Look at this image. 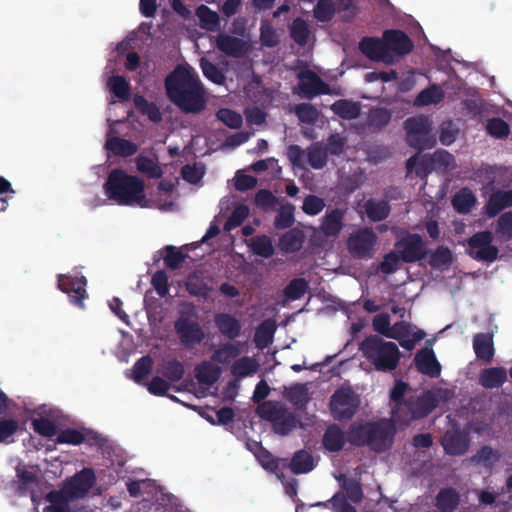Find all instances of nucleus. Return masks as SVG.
I'll list each match as a JSON object with an SVG mask.
<instances>
[{
  "mask_svg": "<svg viewBox=\"0 0 512 512\" xmlns=\"http://www.w3.org/2000/svg\"><path fill=\"white\" fill-rule=\"evenodd\" d=\"M376 243L377 235L371 228H360L348 237L347 249L355 259H366L371 256Z\"/></svg>",
  "mask_w": 512,
  "mask_h": 512,
  "instance_id": "9",
  "label": "nucleus"
},
{
  "mask_svg": "<svg viewBox=\"0 0 512 512\" xmlns=\"http://www.w3.org/2000/svg\"><path fill=\"white\" fill-rule=\"evenodd\" d=\"M347 441V434L337 424H330L322 437V445L329 452L341 451Z\"/></svg>",
  "mask_w": 512,
  "mask_h": 512,
  "instance_id": "23",
  "label": "nucleus"
},
{
  "mask_svg": "<svg viewBox=\"0 0 512 512\" xmlns=\"http://www.w3.org/2000/svg\"><path fill=\"white\" fill-rule=\"evenodd\" d=\"M479 381L484 388H499L507 381V372L503 367L487 368L482 371Z\"/></svg>",
  "mask_w": 512,
  "mask_h": 512,
  "instance_id": "30",
  "label": "nucleus"
},
{
  "mask_svg": "<svg viewBox=\"0 0 512 512\" xmlns=\"http://www.w3.org/2000/svg\"><path fill=\"white\" fill-rule=\"evenodd\" d=\"M257 369L258 364L253 358L243 356L232 364L231 374L238 378H244L255 373Z\"/></svg>",
  "mask_w": 512,
  "mask_h": 512,
  "instance_id": "43",
  "label": "nucleus"
},
{
  "mask_svg": "<svg viewBox=\"0 0 512 512\" xmlns=\"http://www.w3.org/2000/svg\"><path fill=\"white\" fill-rule=\"evenodd\" d=\"M408 389V384L403 381H396L393 388L390 390V399L395 403L392 409L393 418L398 417L399 413L403 411L402 403H404V395Z\"/></svg>",
  "mask_w": 512,
  "mask_h": 512,
  "instance_id": "49",
  "label": "nucleus"
},
{
  "mask_svg": "<svg viewBox=\"0 0 512 512\" xmlns=\"http://www.w3.org/2000/svg\"><path fill=\"white\" fill-rule=\"evenodd\" d=\"M473 349L478 359L491 362L494 356L493 335L490 333H478L473 338Z\"/></svg>",
  "mask_w": 512,
  "mask_h": 512,
  "instance_id": "25",
  "label": "nucleus"
},
{
  "mask_svg": "<svg viewBox=\"0 0 512 512\" xmlns=\"http://www.w3.org/2000/svg\"><path fill=\"white\" fill-rule=\"evenodd\" d=\"M196 15L199 19V25L202 29L215 31L219 27V16L208 6L202 4L196 9Z\"/></svg>",
  "mask_w": 512,
  "mask_h": 512,
  "instance_id": "38",
  "label": "nucleus"
},
{
  "mask_svg": "<svg viewBox=\"0 0 512 512\" xmlns=\"http://www.w3.org/2000/svg\"><path fill=\"white\" fill-rule=\"evenodd\" d=\"M360 351L377 371L391 372L399 365L401 353L398 346L378 335L367 336L360 343Z\"/></svg>",
  "mask_w": 512,
  "mask_h": 512,
  "instance_id": "3",
  "label": "nucleus"
},
{
  "mask_svg": "<svg viewBox=\"0 0 512 512\" xmlns=\"http://www.w3.org/2000/svg\"><path fill=\"white\" fill-rule=\"evenodd\" d=\"M307 159L313 169H322L327 164V149L321 142H315L307 149Z\"/></svg>",
  "mask_w": 512,
  "mask_h": 512,
  "instance_id": "36",
  "label": "nucleus"
},
{
  "mask_svg": "<svg viewBox=\"0 0 512 512\" xmlns=\"http://www.w3.org/2000/svg\"><path fill=\"white\" fill-rule=\"evenodd\" d=\"M277 202V197L267 189H260L254 198L255 205L263 211L274 209Z\"/></svg>",
  "mask_w": 512,
  "mask_h": 512,
  "instance_id": "63",
  "label": "nucleus"
},
{
  "mask_svg": "<svg viewBox=\"0 0 512 512\" xmlns=\"http://www.w3.org/2000/svg\"><path fill=\"white\" fill-rule=\"evenodd\" d=\"M452 262V253L446 246H439L430 256L429 264L435 269L448 267Z\"/></svg>",
  "mask_w": 512,
  "mask_h": 512,
  "instance_id": "56",
  "label": "nucleus"
},
{
  "mask_svg": "<svg viewBox=\"0 0 512 512\" xmlns=\"http://www.w3.org/2000/svg\"><path fill=\"white\" fill-rule=\"evenodd\" d=\"M257 414L272 425L273 431L281 436L292 432L298 423L293 412L279 402L264 401L256 409Z\"/></svg>",
  "mask_w": 512,
  "mask_h": 512,
  "instance_id": "5",
  "label": "nucleus"
},
{
  "mask_svg": "<svg viewBox=\"0 0 512 512\" xmlns=\"http://www.w3.org/2000/svg\"><path fill=\"white\" fill-rule=\"evenodd\" d=\"M345 211L339 208L326 211L320 229L326 237H337L344 226Z\"/></svg>",
  "mask_w": 512,
  "mask_h": 512,
  "instance_id": "22",
  "label": "nucleus"
},
{
  "mask_svg": "<svg viewBox=\"0 0 512 512\" xmlns=\"http://www.w3.org/2000/svg\"><path fill=\"white\" fill-rule=\"evenodd\" d=\"M133 103L139 113L148 117L153 123L162 121V113L154 102H149L143 95L136 94Z\"/></svg>",
  "mask_w": 512,
  "mask_h": 512,
  "instance_id": "32",
  "label": "nucleus"
},
{
  "mask_svg": "<svg viewBox=\"0 0 512 512\" xmlns=\"http://www.w3.org/2000/svg\"><path fill=\"white\" fill-rule=\"evenodd\" d=\"M444 98V92L438 85H431L422 90L415 98L417 106H427L438 104Z\"/></svg>",
  "mask_w": 512,
  "mask_h": 512,
  "instance_id": "41",
  "label": "nucleus"
},
{
  "mask_svg": "<svg viewBox=\"0 0 512 512\" xmlns=\"http://www.w3.org/2000/svg\"><path fill=\"white\" fill-rule=\"evenodd\" d=\"M222 373L220 367L203 361L195 368V377L200 384L211 386L218 381Z\"/></svg>",
  "mask_w": 512,
  "mask_h": 512,
  "instance_id": "28",
  "label": "nucleus"
},
{
  "mask_svg": "<svg viewBox=\"0 0 512 512\" xmlns=\"http://www.w3.org/2000/svg\"><path fill=\"white\" fill-rule=\"evenodd\" d=\"M338 480H342L341 487L346 492V499L348 498L355 504H358L362 501L364 494L360 481L354 478H347L345 475H341Z\"/></svg>",
  "mask_w": 512,
  "mask_h": 512,
  "instance_id": "42",
  "label": "nucleus"
},
{
  "mask_svg": "<svg viewBox=\"0 0 512 512\" xmlns=\"http://www.w3.org/2000/svg\"><path fill=\"white\" fill-rule=\"evenodd\" d=\"M372 421L353 422L347 431L348 442L356 447H368Z\"/></svg>",
  "mask_w": 512,
  "mask_h": 512,
  "instance_id": "24",
  "label": "nucleus"
},
{
  "mask_svg": "<svg viewBox=\"0 0 512 512\" xmlns=\"http://www.w3.org/2000/svg\"><path fill=\"white\" fill-rule=\"evenodd\" d=\"M442 445L446 454L451 456L464 455L470 445L469 434L461 430L449 431L444 435Z\"/></svg>",
  "mask_w": 512,
  "mask_h": 512,
  "instance_id": "18",
  "label": "nucleus"
},
{
  "mask_svg": "<svg viewBox=\"0 0 512 512\" xmlns=\"http://www.w3.org/2000/svg\"><path fill=\"white\" fill-rule=\"evenodd\" d=\"M500 458L501 455L497 450L489 445H484L471 457V461L475 464H482L487 468H492Z\"/></svg>",
  "mask_w": 512,
  "mask_h": 512,
  "instance_id": "39",
  "label": "nucleus"
},
{
  "mask_svg": "<svg viewBox=\"0 0 512 512\" xmlns=\"http://www.w3.org/2000/svg\"><path fill=\"white\" fill-rule=\"evenodd\" d=\"M491 231H480L468 239L469 255L478 261L493 262L497 259L499 250L492 244Z\"/></svg>",
  "mask_w": 512,
  "mask_h": 512,
  "instance_id": "8",
  "label": "nucleus"
},
{
  "mask_svg": "<svg viewBox=\"0 0 512 512\" xmlns=\"http://www.w3.org/2000/svg\"><path fill=\"white\" fill-rule=\"evenodd\" d=\"M401 261L402 257L395 249L384 255L383 260L380 262L378 266V269L383 274H393L399 269Z\"/></svg>",
  "mask_w": 512,
  "mask_h": 512,
  "instance_id": "55",
  "label": "nucleus"
},
{
  "mask_svg": "<svg viewBox=\"0 0 512 512\" xmlns=\"http://www.w3.org/2000/svg\"><path fill=\"white\" fill-rule=\"evenodd\" d=\"M307 289L308 282L304 278H295L284 288V295L289 300H298L304 296Z\"/></svg>",
  "mask_w": 512,
  "mask_h": 512,
  "instance_id": "53",
  "label": "nucleus"
},
{
  "mask_svg": "<svg viewBox=\"0 0 512 512\" xmlns=\"http://www.w3.org/2000/svg\"><path fill=\"white\" fill-rule=\"evenodd\" d=\"M477 202L475 194L467 187L461 188L452 197L451 203L456 212L460 214L469 213Z\"/></svg>",
  "mask_w": 512,
  "mask_h": 512,
  "instance_id": "29",
  "label": "nucleus"
},
{
  "mask_svg": "<svg viewBox=\"0 0 512 512\" xmlns=\"http://www.w3.org/2000/svg\"><path fill=\"white\" fill-rule=\"evenodd\" d=\"M197 312L191 303L185 304L174 322V330L180 343L186 348H193L205 339V332L196 320Z\"/></svg>",
  "mask_w": 512,
  "mask_h": 512,
  "instance_id": "4",
  "label": "nucleus"
},
{
  "mask_svg": "<svg viewBox=\"0 0 512 512\" xmlns=\"http://www.w3.org/2000/svg\"><path fill=\"white\" fill-rule=\"evenodd\" d=\"M276 331V324L271 319H266L261 322L255 331L254 342L258 348H265L273 341V336Z\"/></svg>",
  "mask_w": 512,
  "mask_h": 512,
  "instance_id": "35",
  "label": "nucleus"
},
{
  "mask_svg": "<svg viewBox=\"0 0 512 512\" xmlns=\"http://www.w3.org/2000/svg\"><path fill=\"white\" fill-rule=\"evenodd\" d=\"M309 28L305 20L298 17L293 20L290 26V36L300 46L307 44L309 39Z\"/></svg>",
  "mask_w": 512,
  "mask_h": 512,
  "instance_id": "47",
  "label": "nucleus"
},
{
  "mask_svg": "<svg viewBox=\"0 0 512 512\" xmlns=\"http://www.w3.org/2000/svg\"><path fill=\"white\" fill-rule=\"evenodd\" d=\"M200 68L203 75L211 82L221 85L225 82V75L219 67L205 57L200 59Z\"/></svg>",
  "mask_w": 512,
  "mask_h": 512,
  "instance_id": "48",
  "label": "nucleus"
},
{
  "mask_svg": "<svg viewBox=\"0 0 512 512\" xmlns=\"http://www.w3.org/2000/svg\"><path fill=\"white\" fill-rule=\"evenodd\" d=\"M108 87L111 93L121 101H128L131 98V85L127 79L120 75L109 78Z\"/></svg>",
  "mask_w": 512,
  "mask_h": 512,
  "instance_id": "37",
  "label": "nucleus"
},
{
  "mask_svg": "<svg viewBox=\"0 0 512 512\" xmlns=\"http://www.w3.org/2000/svg\"><path fill=\"white\" fill-rule=\"evenodd\" d=\"M289 467L294 474L308 473L314 468L313 456L306 450H299L294 453Z\"/></svg>",
  "mask_w": 512,
  "mask_h": 512,
  "instance_id": "33",
  "label": "nucleus"
},
{
  "mask_svg": "<svg viewBox=\"0 0 512 512\" xmlns=\"http://www.w3.org/2000/svg\"><path fill=\"white\" fill-rule=\"evenodd\" d=\"M364 207L368 218L373 222L385 220L391 211V207L387 200L376 201L369 199L366 201Z\"/></svg>",
  "mask_w": 512,
  "mask_h": 512,
  "instance_id": "34",
  "label": "nucleus"
},
{
  "mask_svg": "<svg viewBox=\"0 0 512 512\" xmlns=\"http://www.w3.org/2000/svg\"><path fill=\"white\" fill-rule=\"evenodd\" d=\"M184 373V365L176 359L169 360L163 365V376L172 382L181 380L184 376Z\"/></svg>",
  "mask_w": 512,
  "mask_h": 512,
  "instance_id": "60",
  "label": "nucleus"
},
{
  "mask_svg": "<svg viewBox=\"0 0 512 512\" xmlns=\"http://www.w3.org/2000/svg\"><path fill=\"white\" fill-rule=\"evenodd\" d=\"M438 405V399L430 392L422 396H410L402 403L403 411L395 417L397 421L409 423L412 420L422 419L428 416Z\"/></svg>",
  "mask_w": 512,
  "mask_h": 512,
  "instance_id": "7",
  "label": "nucleus"
},
{
  "mask_svg": "<svg viewBox=\"0 0 512 512\" xmlns=\"http://www.w3.org/2000/svg\"><path fill=\"white\" fill-rule=\"evenodd\" d=\"M216 47L227 56L239 58L249 51V45L243 39L228 34H220L216 39Z\"/></svg>",
  "mask_w": 512,
  "mask_h": 512,
  "instance_id": "20",
  "label": "nucleus"
},
{
  "mask_svg": "<svg viewBox=\"0 0 512 512\" xmlns=\"http://www.w3.org/2000/svg\"><path fill=\"white\" fill-rule=\"evenodd\" d=\"M95 481L93 469L84 468L67 480L65 488L71 497H82L94 486Z\"/></svg>",
  "mask_w": 512,
  "mask_h": 512,
  "instance_id": "16",
  "label": "nucleus"
},
{
  "mask_svg": "<svg viewBox=\"0 0 512 512\" xmlns=\"http://www.w3.org/2000/svg\"><path fill=\"white\" fill-rule=\"evenodd\" d=\"M395 249L402 257L404 263H415L427 256L422 237L417 233H407L395 242Z\"/></svg>",
  "mask_w": 512,
  "mask_h": 512,
  "instance_id": "12",
  "label": "nucleus"
},
{
  "mask_svg": "<svg viewBox=\"0 0 512 512\" xmlns=\"http://www.w3.org/2000/svg\"><path fill=\"white\" fill-rule=\"evenodd\" d=\"M495 231L505 239H512V211L505 212L499 216Z\"/></svg>",
  "mask_w": 512,
  "mask_h": 512,
  "instance_id": "64",
  "label": "nucleus"
},
{
  "mask_svg": "<svg viewBox=\"0 0 512 512\" xmlns=\"http://www.w3.org/2000/svg\"><path fill=\"white\" fill-rule=\"evenodd\" d=\"M330 109L343 120H354L361 113V104L348 99H339L330 106Z\"/></svg>",
  "mask_w": 512,
  "mask_h": 512,
  "instance_id": "26",
  "label": "nucleus"
},
{
  "mask_svg": "<svg viewBox=\"0 0 512 512\" xmlns=\"http://www.w3.org/2000/svg\"><path fill=\"white\" fill-rule=\"evenodd\" d=\"M304 240L303 232L298 229H291L280 237V247L285 252H296L302 247Z\"/></svg>",
  "mask_w": 512,
  "mask_h": 512,
  "instance_id": "40",
  "label": "nucleus"
},
{
  "mask_svg": "<svg viewBox=\"0 0 512 512\" xmlns=\"http://www.w3.org/2000/svg\"><path fill=\"white\" fill-rule=\"evenodd\" d=\"M361 404L360 396L351 387H340L332 394L329 409L336 421L351 420Z\"/></svg>",
  "mask_w": 512,
  "mask_h": 512,
  "instance_id": "6",
  "label": "nucleus"
},
{
  "mask_svg": "<svg viewBox=\"0 0 512 512\" xmlns=\"http://www.w3.org/2000/svg\"><path fill=\"white\" fill-rule=\"evenodd\" d=\"M214 323L222 336L234 340L241 335V322L229 313H216Z\"/></svg>",
  "mask_w": 512,
  "mask_h": 512,
  "instance_id": "21",
  "label": "nucleus"
},
{
  "mask_svg": "<svg viewBox=\"0 0 512 512\" xmlns=\"http://www.w3.org/2000/svg\"><path fill=\"white\" fill-rule=\"evenodd\" d=\"M249 215V208L244 204L237 205L224 224L225 231H231L239 227Z\"/></svg>",
  "mask_w": 512,
  "mask_h": 512,
  "instance_id": "54",
  "label": "nucleus"
},
{
  "mask_svg": "<svg viewBox=\"0 0 512 512\" xmlns=\"http://www.w3.org/2000/svg\"><path fill=\"white\" fill-rule=\"evenodd\" d=\"M486 131L494 138L504 139L510 134V126L503 119L493 117L487 120Z\"/></svg>",
  "mask_w": 512,
  "mask_h": 512,
  "instance_id": "50",
  "label": "nucleus"
},
{
  "mask_svg": "<svg viewBox=\"0 0 512 512\" xmlns=\"http://www.w3.org/2000/svg\"><path fill=\"white\" fill-rule=\"evenodd\" d=\"M105 148L120 157H130L138 151V146L134 142L120 137L109 138Z\"/></svg>",
  "mask_w": 512,
  "mask_h": 512,
  "instance_id": "31",
  "label": "nucleus"
},
{
  "mask_svg": "<svg viewBox=\"0 0 512 512\" xmlns=\"http://www.w3.org/2000/svg\"><path fill=\"white\" fill-rule=\"evenodd\" d=\"M104 190L108 198L119 205L146 207L144 181L122 169H113L109 173Z\"/></svg>",
  "mask_w": 512,
  "mask_h": 512,
  "instance_id": "2",
  "label": "nucleus"
},
{
  "mask_svg": "<svg viewBox=\"0 0 512 512\" xmlns=\"http://www.w3.org/2000/svg\"><path fill=\"white\" fill-rule=\"evenodd\" d=\"M252 252L263 258H270L274 254L272 240L267 235H258L251 239Z\"/></svg>",
  "mask_w": 512,
  "mask_h": 512,
  "instance_id": "45",
  "label": "nucleus"
},
{
  "mask_svg": "<svg viewBox=\"0 0 512 512\" xmlns=\"http://www.w3.org/2000/svg\"><path fill=\"white\" fill-rule=\"evenodd\" d=\"M459 502L460 495L452 487L442 488L435 498V506L440 512H453Z\"/></svg>",
  "mask_w": 512,
  "mask_h": 512,
  "instance_id": "27",
  "label": "nucleus"
},
{
  "mask_svg": "<svg viewBox=\"0 0 512 512\" xmlns=\"http://www.w3.org/2000/svg\"><path fill=\"white\" fill-rule=\"evenodd\" d=\"M395 432L393 424L385 419L372 421L368 447L375 452L388 450L392 445Z\"/></svg>",
  "mask_w": 512,
  "mask_h": 512,
  "instance_id": "13",
  "label": "nucleus"
},
{
  "mask_svg": "<svg viewBox=\"0 0 512 512\" xmlns=\"http://www.w3.org/2000/svg\"><path fill=\"white\" fill-rule=\"evenodd\" d=\"M414 364L418 372L430 378H437L441 373V365L433 349L425 347L420 349L414 357Z\"/></svg>",
  "mask_w": 512,
  "mask_h": 512,
  "instance_id": "17",
  "label": "nucleus"
},
{
  "mask_svg": "<svg viewBox=\"0 0 512 512\" xmlns=\"http://www.w3.org/2000/svg\"><path fill=\"white\" fill-rule=\"evenodd\" d=\"M136 168L140 173L150 178H160L163 174L159 165L147 156L140 155L136 158Z\"/></svg>",
  "mask_w": 512,
  "mask_h": 512,
  "instance_id": "51",
  "label": "nucleus"
},
{
  "mask_svg": "<svg viewBox=\"0 0 512 512\" xmlns=\"http://www.w3.org/2000/svg\"><path fill=\"white\" fill-rule=\"evenodd\" d=\"M166 94L184 113H200L206 106L205 90L191 67L178 65L165 78Z\"/></svg>",
  "mask_w": 512,
  "mask_h": 512,
  "instance_id": "1",
  "label": "nucleus"
},
{
  "mask_svg": "<svg viewBox=\"0 0 512 512\" xmlns=\"http://www.w3.org/2000/svg\"><path fill=\"white\" fill-rule=\"evenodd\" d=\"M391 118L392 114L387 108H372L368 113L367 123L370 128L380 130L388 125Z\"/></svg>",
  "mask_w": 512,
  "mask_h": 512,
  "instance_id": "44",
  "label": "nucleus"
},
{
  "mask_svg": "<svg viewBox=\"0 0 512 512\" xmlns=\"http://www.w3.org/2000/svg\"><path fill=\"white\" fill-rule=\"evenodd\" d=\"M260 42L263 46L268 48H273L279 44V37L276 30L268 21L261 23Z\"/></svg>",
  "mask_w": 512,
  "mask_h": 512,
  "instance_id": "62",
  "label": "nucleus"
},
{
  "mask_svg": "<svg viewBox=\"0 0 512 512\" xmlns=\"http://www.w3.org/2000/svg\"><path fill=\"white\" fill-rule=\"evenodd\" d=\"M336 12L332 0H318L314 8V17L320 22H329Z\"/></svg>",
  "mask_w": 512,
  "mask_h": 512,
  "instance_id": "59",
  "label": "nucleus"
},
{
  "mask_svg": "<svg viewBox=\"0 0 512 512\" xmlns=\"http://www.w3.org/2000/svg\"><path fill=\"white\" fill-rule=\"evenodd\" d=\"M404 128L409 146L419 151L432 147L433 143H430L428 139L430 125L427 118L423 116L409 117L404 121Z\"/></svg>",
  "mask_w": 512,
  "mask_h": 512,
  "instance_id": "11",
  "label": "nucleus"
},
{
  "mask_svg": "<svg viewBox=\"0 0 512 512\" xmlns=\"http://www.w3.org/2000/svg\"><path fill=\"white\" fill-rule=\"evenodd\" d=\"M187 255L178 250L175 246L167 245L165 247L164 263L167 268L176 270L185 261Z\"/></svg>",
  "mask_w": 512,
  "mask_h": 512,
  "instance_id": "61",
  "label": "nucleus"
},
{
  "mask_svg": "<svg viewBox=\"0 0 512 512\" xmlns=\"http://www.w3.org/2000/svg\"><path fill=\"white\" fill-rule=\"evenodd\" d=\"M383 37H384L387 53H389V58L391 57L392 53L395 55H398V56L407 55L414 48L413 41L402 30H398V29L385 30L383 32Z\"/></svg>",
  "mask_w": 512,
  "mask_h": 512,
  "instance_id": "15",
  "label": "nucleus"
},
{
  "mask_svg": "<svg viewBox=\"0 0 512 512\" xmlns=\"http://www.w3.org/2000/svg\"><path fill=\"white\" fill-rule=\"evenodd\" d=\"M295 113L300 122L309 125L315 124L319 116L318 110L310 103H300L296 105Z\"/></svg>",
  "mask_w": 512,
  "mask_h": 512,
  "instance_id": "58",
  "label": "nucleus"
},
{
  "mask_svg": "<svg viewBox=\"0 0 512 512\" xmlns=\"http://www.w3.org/2000/svg\"><path fill=\"white\" fill-rule=\"evenodd\" d=\"M508 208L502 190L493 192L484 207L489 218L497 216L503 209Z\"/></svg>",
  "mask_w": 512,
  "mask_h": 512,
  "instance_id": "52",
  "label": "nucleus"
},
{
  "mask_svg": "<svg viewBox=\"0 0 512 512\" xmlns=\"http://www.w3.org/2000/svg\"><path fill=\"white\" fill-rule=\"evenodd\" d=\"M360 51L370 60L390 62L389 53H387L384 37H363L359 42Z\"/></svg>",
  "mask_w": 512,
  "mask_h": 512,
  "instance_id": "19",
  "label": "nucleus"
},
{
  "mask_svg": "<svg viewBox=\"0 0 512 512\" xmlns=\"http://www.w3.org/2000/svg\"><path fill=\"white\" fill-rule=\"evenodd\" d=\"M153 360L150 356H143L138 359L133 366V380L141 383L152 371Z\"/></svg>",
  "mask_w": 512,
  "mask_h": 512,
  "instance_id": "57",
  "label": "nucleus"
},
{
  "mask_svg": "<svg viewBox=\"0 0 512 512\" xmlns=\"http://www.w3.org/2000/svg\"><path fill=\"white\" fill-rule=\"evenodd\" d=\"M240 354V349L237 345L227 342L222 344L218 349H216L211 358L214 362L220 364H228L234 358H236Z\"/></svg>",
  "mask_w": 512,
  "mask_h": 512,
  "instance_id": "46",
  "label": "nucleus"
},
{
  "mask_svg": "<svg viewBox=\"0 0 512 512\" xmlns=\"http://www.w3.org/2000/svg\"><path fill=\"white\" fill-rule=\"evenodd\" d=\"M86 285L87 279L80 273L76 275L59 274L57 276L58 288L69 296L73 305L79 308H84V300L88 297Z\"/></svg>",
  "mask_w": 512,
  "mask_h": 512,
  "instance_id": "10",
  "label": "nucleus"
},
{
  "mask_svg": "<svg viewBox=\"0 0 512 512\" xmlns=\"http://www.w3.org/2000/svg\"><path fill=\"white\" fill-rule=\"evenodd\" d=\"M297 78L299 79V94L303 98L312 99L317 95L329 93V85L310 69L300 71Z\"/></svg>",
  "mask_w": 512,
  "mask_h": 512,
  "instance_id": "14",
  "label": "nucleus"
}]
</instances>
